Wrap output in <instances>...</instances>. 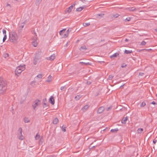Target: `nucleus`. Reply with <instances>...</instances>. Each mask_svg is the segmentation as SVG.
Masks as SVG:
<instances>
[{"instance_id": "19", "label": "nucleus", "mask_w": 157, "mask_h": 157, "mask_svg": "<svg viewBox=\"0 0 157 157\" xmlns=\"http://www.w3.org/2000/svg\"><path fill=\"white\" fill-rule=\"evenodd\" d=\"M42 0H36V6H38Z\"/></svg>"}, {"instance_id": "48", "label": "nucleus", "mask_w": 157, "mask_h": 157, "mask_svg": "<svg viewBox=\"0 0 157 157\" xmlns=\"http://www.w3.org/2000/svg\"><path fill=\"white\" fill-rule=\"evenodd\" d=\"M151 104H152L154 105L156 104V103H155V102L154 101H152L151 102Z\"/></svg>"}, {"instance_id": "14", "label": "nucleus", "mask_w": 157, "mask_h": 157, "mask_svg": "<svg viewBox=\"0 0 157 157\" xmlns=\"http://www.w3.org/2000/svg\"><path fill=\"white\" fill-rule=\"evenodd\" d=\"M127 120V117L124 118L121 120V122L122 124H125L126 123V121Z\"/></svg>"}, {"instance_id": "45", "label": "nucleus", "mask_w": 157, "mask_h": 157, "mask_svg": "<svg viewBox=\"0 0 157 157\" xmlns=\"http://www.w3.org/2000/svg\"><path fill=\"white\" fill-rule=\"evenodd\" d=\"M112 108V106H110V107H109L107 109H106L107 111H109L110 109H111Z\"/></svg>"}, {"instance_id": "6", "label": "nucleus", "mask_w": 157, "mask_h": 157, "mask_svg": "<svg viewBox=\"0 0 157 157\" xmlns=\"http://www.w3.org/2000/svg\"><path fill=\"white\" fill-rule=\"evenodd\" d=\"M18 36L15 33L13 32L12 35L10 36V40L12 42H14L18 39Z\"/></svg>"}, {"instance_id": "49", "label": "nucleus", "mask_w": 157, "mask_h": 157, "mask_svg": "<svg viewBox=\"0 0 157 157\" xmlns=\"http://www.w3.org/2000/svg\"><path fill=\"white\" fill-rule=\"evenodd\" d=\"M118 16V15L117 14H116L114 15V17H117Z\"/></svg>"}, {"instance_id": "3", "label": "nucleus", "mask_w": 157, "mask_h": 157, "mask_svg": "<svg viewBox=\"0 0 157 157\" xmlns=\"http://www.w3.org/2000/svg\"><path fill=\"white\" fill-rule=\"evenodd\" d=\"M60 30L59 32V34L62 36L64 38H66L67 37L68 34L71 31V30Z\"/></svg>"}, {"instance_id": "57", "label": "nucleus", "mask_w": 157, "mask_h": 157, "mask_svg": "<svg viewBox=\"0 0 157 157\" xmlns=\"http://www.w3.org/2000/svg\"><path fill=\"white\" fill-rule=\"evenodd\" d=\"M157 32V30H155Z\"/></svg>"}, {"instance_id": "34", "label": "nucleus", "mask_w": 157, "mask_h": 157, "mask_svg": "<svg viewBox=\"0 0 157 157\" xmlns=\"http://www.w3.org/2000/svg\"><path fill=\"white\" fill-rule=\"evenodd\" d=\"M6 38H7V37H6V34H5L4 35V37L3 38V42L5 41L6 40Z\"/></svg>"}, {"instance_id": "46", "label": "nucleus", "mask_w": 157, "mask_h": 157, "mask_svg": "<svg viewBox=\"0 0 157 157\" xmlns=\"http://www.w3.org/2000/svg\"><path fill=\"white\" fill-rule=\"evenodd\" d=\"M144 73H140L139 74V75L140 76H142L143 75Z\"/></svg>"}, {"instance_id": "36", "label": "nucleus", "mask_w": 157, "mask_h": 157, "mask_svg": "<svg viewBox=\"0 0 157 157\" xmlns=\"http://www.w3.org/2000/svg\"><path fill=\"white\" fill-rule=\"evenodd\" d=\"M43 142V139L42 137H41L40 139V143H41V144H42Z\"/></svg>"}, {"instance_id": "35", "label": "nucleus", "mask_w": 157, "mask_h": 157, "mask_svg": "<svg viewBox=\"0 0 157 157\" xmlns=\"http://www.w3.org/2000/svg\"><path fill=\"white\" fill-rule=\"evenodd\" d=\"M146 42L143 41L141 42V43L140 44V45H141L144 46L146 44Z\"/></svg>"}, {"instance_id": "52", "label": "nucleus", "mask_w": 157, "mask_h": 157, "mask_svg": "<svg viewBox=\"0 0 157 157\" xmlns=\"http://www.w3.org/2000/svg\"><path fill=\"white\" fill-rule=\"evenodd\" d=\"M7 6H10V4H7Z\"/></svg>"}, {"instance_id": "53", "label": "nucleus", "mask_w": 157, "mask_h": 157, "mask_svg": "<svg viewBox=\"0 0 157 157\" xmlns=\"http://www.w3.org/2000/svg\"><path fill=\"white\" fill-rule=\"evenodd\" d=\"M102 15H104V14H99L98 15L99 16H101Z\"/></svg>"}, {"instance_id": "32", "label": "nucleus", "mask_w": 157, "mask_h": 157, "mask_svg": "<svg viewBox=\"0 0 157 157\" xmlns=\"http://www.w3.org/2000/svg\"><path fill=\"white\" fill-rule=\"evenodd\" d=\"M146 105V103H145L143 101L142 102V103H141V104L140 105V106L141 107H144Z\"/></svg>"}, {"instance_id": "1", "label": "nucleus", "mask_w": 157, "mask_h": 157, "mask_svg": "<svg viewBox=\"0 0 157 157\" xmlns=\"http://www.w3.org/2000/svg\"><path fill=\"white\" fill-rule=\"evenodd\" d=\"M7 88V82L3 80L2 78H0V94H3L5 93Z\"/></svg>"}, {"instance_id": "18", "label": "nucleus", "mask_w": 157, "mask_h": 157, "mask_svg": "<svg viewBox=\"0 0 157 157\" xmlns=\"http://www.w3.org/2000/svg\"><path fill=\"white\" fill-rule=\"evenodd\" d=\"M48 105L46 103H44L43 105V107L44 108H46L45 109L46 110L48 108Z\"/></svg>"}, {"instance_id": "17", "label": "nucleus", "mask_w": 157, "mask_h": 157, "mask_svg": "<svg viewBox=\"0 0 157 157\" xmlns=\"http://www.w3.org/2000/svg\"><path fill=\"white\" fill-rule=\"evenodd\" d=\"M52 76L50 75L48 77V78L46 80V82H50L52 80Z\"/></svg>"}, {"instance_id": "39", "label": "nucleus", "mask_w": 157, "mask_h": 157, "mask_svg": "<svg viewBox=\"0 0 157 157\" xmlns=\"http://www.w3.org/2000/svg\"><path fill=\"white\" fill-rule=\"evenodd\" d=\"M131 18L130 17H128V18H127L125 20V22H126V21H129L130 20Z\"/></svg>"}, {"instance_id": "33", "label": "nucleus", "mask_w": 157, "mask_h": 157, "mask_svg": "<svg viewBox=\"0 0 157 157\" xmlns=\"http://www.w3.org/2000/svg\"><path fill=\"white\" fill-rule=\"evenodd\" d=\"M80 63H83V64H84L86 65H90V64L88 62V63H84V62H80Z\"/></svg>"}, {"instance_id": "25", "label": "nucleus", "mask_w": 157, "mask_h": 157, "mask_svg": "<svg viewBox=\"0 0 157 157\" xmlns=\"http://www.w3.org/2000/svg\"><path fill=\"white\" fill-rule=\"evenodd\" d=\"M40 135L37 133L35 137V139L36 140H38L40 138Z\"/></svg>"}, {"instance_id": "43", "label": "nucleus", "mask_w": 157, "mask_h": 157, "mask_svg": "<svg viewBox=\"0 0 157 157\" xmlns=\"http://www.w3.org/2000/svg\"><path fill=\"white\" fill-rule=\"evenodd\" d=\"M157 142V140L156 139H154L153 140V142L154 144H155Z\"/></svg>"}, {"instance_id": "7", "label": "nucleus", "mask_w": 157, "mask_h": 157, "mask_svg": "<svg viewBox=\"0 0 157 157\" xmlns=\"http://www.w3.org/2000/svg\"><path fill=\"white\" fill-rule=\"evenodd\" d=\"M18 132H19L18 134V136L19 139L22 140H23L24 137L22 135V129L21 128H20L18 130Z\"/></svg>"}, {"instance_id": "22", "label": "nucleus", "mask_w": 157, "mask_h": 157, "mask_svg": "<svg viewBox=\"0 0 157 157\" xmlns=\"http://www.w3.org/2000/svg\"><path fill=\"white\" fill-rule=\"evenodd\" d=\"M132 52V50H125L124 51V53L126 54H129L131 53Z\"/></svg>"}, {"instance_id": "40", "label": "nucleus", "mask_w": 157, "mask_h": 157, "mask_svg": "<svg viewBox=\"0 0 157 157\" xmlns=\"http://www.w3.org/2000/svg\"><path fill=\"white\" fill-rule=\"evenodd\" d=\"M113 76H112V75H110L109 76V77H108L109 79V80H111L113 78Z\"/></svg>"}, {"instance_id": "26", "label": "nucleus", "mask_w": 157, "mask_h": 157, "mask_svg": "<svg viewBox=\"0 0 157 157\" xmlns=\"http://www.w3.org/2000/svg\"><path fill=\"white\" fill-rule=\"evenodd\" d=\"M35 83H36V81H32V82H31L30 84L31 85L33 86H34L35 85Z\"/></svg>"}, {"instance_id": "13", "label": "nucleus", "mask_w": 157, "mask_h": 157, "mask_svg": "<svg viewBox=\"0 0 157 157\" xmlns=\"http://www.w3.org/2000/svg\"><path fill=\"white\" fill-rule=\"evenodd\" d=\"M35 38H36V39H37L36 38V37H35ZM32 44H33V45L34 47H36L37 45V43L36 42V40H34L32 42Z\"/></svg>"}, {"instance_id": "5", "label": "nucleus", "mask_w": 157, "mask_h": 157, "mask_svg": "<svg viewBox=\"0 0 157 157\" xmlns=\"http://www.w3.org/2000/svg\"><path fill=\"white\" fill-rule=\"evenodd\" d=\"M40 101L39 99H37L34 101L32 105V107L33 109L36 110V107L39 106L40 104Z\"/></svg>"}, {"instance_id": "47", "label": "nucleus", "mask_w": 157, "mask_h": 157, "mask_svg": "<svg viewBox=\"0 0 157 157\" xmlns=\"http://www.w3.org/2000/svg\"><path fill=\"white\" fill-rule=\"evenodd\" d=\"M6 30H3V34H4V35L5 34H6Z\"/></svg>"}, {"instance_id": "56", "label": "nucleus", "mask_w": 157, "mask_h": 157, "mask_svg": "<svg viewBox=\"0 0 157 157\" xmlns=\"http://www.w3.org/2000/svg\"><path fill=\"white\" fill-rule=\"evenodd\" d=\"M63 29H64V30L66 29H65V28Z\"/></svg>"}, {"instance_id": "4", "label": "nucleus", "mask_w": 157, "mask_h": 157, "mask_svg": "<svg viewBox=\"0 0 157 157\" xmlns=\"http://www.w3.org/2000/svg\"><path fill=\"white\" fill-rule=\"evenodd\" d=\"M40 54L41 52H38L37 53H36V54L35 57L33 61V63L34 65H36L37 63L38 60L40 59Z\"/></svg>"}, {"instance_id": "59", "label": "nucleus", "mask_w": 157, "mask_h": 157, "mask_svg": "<svg viewBox=\"0 0 157 157\" xmlns=\"http://www.w3.org/2000/svg\"><path fill=\"white\" fill-rule=\"evenodd\" d=\"M95 146H94L93 147H95Z\"/></svg>"}, {"instance_id": "29", "label": "nucleus", "mask_w": 157, "mask_h": 157, "mask_svg": "<svg viewBox=\"0 0 157 157\" xmlns=\"http://www.w3.org/2000/svg\"><path fill=\"white\" fill-rule=\"evenodd\" d=\"M62 130L64 132H65L66 131V127H64L63 125L62 127H61Z\"/></svg>"}, {"instance_id": "50", "label": "nucleus", "mask_w": 157, "mask_h": 157, "mask_svg": "<svg viewBox=\"0 0 157 157\" xmlns=\"http://www.w3.org/2000/svg\"><path fill=\"white\" fill-rule=\"evenodd\" d=\"M33 33H34V34L36 35V36H37L36 32L34 30H33L32 32Z\"/></svg>"}, {"instance_id": "11", "label": "nucleus", "mask_w": 157, "mask_h": 157, "mask_svg": "<svg viewBox=\"0 0 157 157\" xmlns=\"http://www.w3.org/2000/svg\"><path fill=\"white\" fill-rule=\"evenodd\" d=\"M86 6H82L80 7L77 8L76 10V11H82L83 9L86 8Z\"/></svg>"}, {"instance_id": "55", "label": "nucleus", "mask_w": 157, "mask_h": 157, "mask_svg": "<svg viewBox=\"0 0 157 157\" xmlns=\"http://www.w3.org/2000/svg\"><path fill=\"white\" fill-rule=\"evenodd\" d=\"M67 44H65V46H67Z\"/></svg>"}, {"instance_id": "44", "label": "nucleus", "mask_w": 157, "mask_h": 157, "mask_svg": "<svg viewBox=\"0 0 157 157\" xmlns=\"http://www.w3.org/2000/svg\"><path fill=\"white\" fill-rule=\"evenodd\" d=\"M65 88V86H61L60 88V90H63Z\"/></svg>"}, {"instance_id": "15", "label": "nucleus", "mask_w": 157, "mask_h": 157, "mask_svg": "<svg viewBox=\"0 0 157 157\" xmlns=\"http://www.w3.org/2000/svg\"><path fill=\"white\" fill-rule=\"evenodd\" d=\"M59 122V120L57 118H55L53 121V123L54 124H57Z\"/></svg>"}, {"instance_id": "54", "label": "nucleus", "mask_w": 157, "mask_h": 157, "mask_svg": "<svg viewBox=\"0 0 157 157\" xmlns=\"http://www.w3.org/2000/svg\"><path fill=\"white\" fill-rule=\"evenodd\" d=\"M128 41V40L126 39L125 40V41H126V42H127Z\"/></svg>"}, {"instance_id": "20", "label": "nucleus", "mask_w": 157, "mask_h": 157, "mask_svg": "<svg viewBox=\"0 0 157 157\" xmlns=\"http://www.w3.org/2000/svg\"><path fill=\"white\" fill-rule=\"evenodd\" d=\"M128 9L129 10L131 11H135L136 9L134 7H129L128 8Z\"/></svg>"}, {"instance_id": "9", "label": "nucleus", "mask_w": 157, "mask_h": 157, "mask_svg": "<svg viewBox=\"0 0 157 157\" xmlns=\"http://www.w3.org/2000/svg\"><path fill=\"white\" fill-rule=\"evenodd\" d=\"M104 109L105 108L104 107H100L98 108L97 112L98 113H101L104 111Z\"/></svg>"}, {"instance_id": "30", "label": "nucleus", "mask_w": 157, "mask_h": 157, "mask_svg": "<svg viewBox=\"0 0 157 157\" xmlns=\"http://www.w3.org/2000/svg\"><path fill=\"white\" fill-rule=\"evenodd\" d=\"M81 98V96L79 95H78L75 96V98L76 100H78L80 99Z\"/></svg>"}, {"instance_id": "41", "label": "nucleus", "mask_w": 157, "mask_h": 157, "mask_svg": "<svg viewBox=\"0 0 157 157\" xmlns=\"http://www.w3.org/2000/svg\"><path fill=\"white\" fill-rule=\"evenodd\" d=\"M42 75L41 74H39L38 75H37V77H38L39 78H42Z\"/></svg>"}, {"instance_id": "24", "label": "nucleus", "mask_w": 157, "mask_h": 157, "mask_svg": "<svg viewBox=\"0 0 157 157\" xmlns=\"http://www.w3.org/2000/svg\"><path fill=\"white\" fill-rule=\"evenodd\" d=\"M24 122L26 123H28L30 122L29 120V119L28 118H24Z\"/></svg>"}, {"instance_id": "8", "label": "nucleus", "mask_w": 157, "mask_h": 157, "mask_svg": "<svg viewBox=\"0 0 157 157\" xmlns=\"http://www.w3.org/2000/svg\"><path fill=\"white\" fill-rule=\"evenodd\" d=\"M75 4L74 3L69 8H67L65 11V13H69L73 9V7H74L75 6Z\"/></svg>"}, {"instance_id": "23", "label": "nucleus", "mask_w": 157, "mask_h": 157, "mask_svg": "<svg viewBox=\"0 0 157 157\" xmlns=\"http://www.w3.org/2000/svg\"><path fill=\"white\" fill-rule=\"evenodd\" d=\"M143 131L142 128H139L137 130V132L139 133H141Z\"/></svg>"}, {"instance_id": "2", "label": "nucleus", "mask_w": 157, "mask_h": 157, "mask_svg": "<svg viewBox=\"0 0 157 157\" xmlns=\"http://www.w3.org/2000/svg\"><path fill=\"white\" fill-rule=\"evenodd\" d=\"M25 69V65H23V66H20L17 67L15 71V73L16 75L17 76H18L17 74H20L21 72L24 71Z\"/></svg>"}, {"instance_id": "16", "label": "nucleus", "mask_w": 157, "mask_h": 157, "mask_svg": "<svg viewBox=\"0 0 157 157\" xmlns=\"http://www.w3.org/2000/svg\"><path fill=\"white\" fill-rule=\"evenodd\" d=\"M119 53H116L113 54L112 56H110L111 58H112L113 57H117L119 55Z\"/></svg>"}, {"instance_id": "60", "label": "nucleus", "mask_w": 157, "mask_h": 157, "mask_svg": "<svg viewBox=\"0 0 157 157\" xmlns=\"http://www.w3.org/2000/svg\"><path fill=\"white\" fill-rule=\"evenodd\" d=\"M157 29V28L156 29Z\"/></svg>"}, {"instance_id": "31", "label": "nucleus", "mask_w": 157, "mask_h": 157, "mask_svg": "<svg viewBox=\"0 0 157 157\" xmlns=\"http://www.w3.org/2000/svg\"><path fill=\"white\" fill-rule=\"evenodd\" d=\"M82 49L86 50L87 49V48L85 46H81L80 48V50H81Z\"/></svg>"}, {"instance_id": "51", "label": "nucleus", "mask_w": 157, "mask_h": 157, "mask_svg": "<svg viewBox=\"0 0 157 157\" xmlns=\"http://www.w3.org/2000/svg\"><path fill=\"white\" fill-rule=\"evenodd\" d=\"M91 82H89V81L87 82V83L88 84L90 85L91 84Z\"/></svg>"}, {"instance_id": "12", "label": "nucleus", "mask_w": 157, "mask_h": 157, "mask_svg": "<svg viewBox=\"0 0 157 157\" xmlns=\"http://www.w3.org/2000/svg\"><path fill=\"white\" fill-rule=\"evenodd\" d=\"M55 58V56L54 54H53L51 56H50L48 58V59L50 60H53Z\"/></svg>"}, {"instance_id": "21", "label": "nucleus", "mask_w": 157, "mask_h": 157, "mask_svg": "<svg viewBox=\"0 0 157 157\" xmlns=\"http://www.w3.org/2000/svg\"><path fill=\"white\" fill-rule=\"evenodd\" d=\"M118 131V128H115L114 129H112L110 131H111V132H116Z\"/></svg>"}, {"instance_id": "42", "label": "nucleus", "mask_w": 157, "mask_h": 157, "mask_svg": "<svg viewBox=\"0 0 157 157\" xmlns=\"http://www.w3.org/2000/svg\"><path fill=\"white\" fill-rule=\"evenodd\" d=\"M8 56H9V55H8V54H7V53H6V54H4V57L5 58H6V57H8Z\"/></svg>"}, {"instance_id": "37", "label": "nucleus", "mask_w": 157, "mask_h": 157, "mask_svg": "<svg viewBox=\"0 0 157 157\" xmlns=\"http://www.w3.org/2000/svg\"><path fill=\"white\" fill-rule=\"evenodd\" d=\"M25 23L24 22H23L21 23V26H20V27L22 29L23 28L24 26Z\"/></svg>"}, {"instance_id": "10", "label": "nucleus", "mask_w": 157, "mask_h": 157, "mask_svg": "<svg viewBox=\"0 0 157 157\" xmlns=\"http://www.w3.org/2000/svg\"><path fill=\"white\" fill-rule=\"evenodd\" d=\"M49 101L52 105H53L55 103L54 98L52 96H51L50 97L49 99Z\"/></svg>"}, {"instance_id": "28", "label": "nucleus", "mask_w": 157, "mask_h": 157, "mask_svg": "<svg viewBox=\"0 0 157 157\" xmlns=\"http://www.w3.org/2000/svg\"><path fill=\"white\" fill-rule=\"evenodd\" d=\"M83 25L84 26L86 27L88 26H89L90 25V23H84L83 24Z\"/></svg>"}, {"instance_id": "58", "label": "nucleus", "mask_w": 157, "mask_h": 157, "mask_svg": "<svg viewBox=\"0 0 157 157\" xmlns=\"http://www.w3.org/2000/svg\"><path fill=\"white\" fill-rule=\"evenodd\" d=\"M44 101V100H43V101Z\"/></svg>"}, {"instance_id": "27", "label": "nucleus", "mask_w": 157, "mask_h": 157, "mask_svg": "<svg viewBox=\"0 0 157 157\" xmlns=\"http://www.w3.org/2000/svg\"><path fill=\"white\" fill-rule=\"evenodd\" d=\"M89 107V106L88 105H85L83 108L82 109L83 110H86L87 109H88Z\"/></svg>"}, {"instance_id": "38", "label": "nucleus", "mask_w": 157, "mask_h": 157, "mask_svg": "<svg viewBox=\"0 0 157 157\" xmlns=\"http://www.w3.org/2000/svg\"><path fill=\"white\" fill-rule=\"evenodd\" d=\"M127 66V65L126 64H125V63H123L121 65V67H123V68H124V67H126Z\"/></svg>"}]
</instances>
